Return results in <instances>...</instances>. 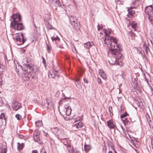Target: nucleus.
<instances>
[{
	"label": "nucleus",
	"instance_id": "1",
	"mask_svg": "<svg viewBox=\"0 0 153 153\" xmlns=\"http://www.w3.org/2000/svg\"><path fill=\"white\" fill-rule=\"evenodd\" d=\"M105 39L104 43L105 46L109 47L110 52L118 59H122V54L121 53L122 51L121 46L119 42L118 39L109 35L111 31L107 30L104 31Z\"/></svg>",
	"mask_w": 153,
	"mask_h": 153
},
{
	"label": "nucleus",
	"instance_id": "2",
	"mask_svg": "<svg viewBox=\"0 0 153 153\" xmlns=\"http://www.w3.org/2000/svg\"><path fill=\"white\" fill-rule=\"evenodd\" d=\"M23 66L20 65L18 63L15 66L16 71L19 76L21 75V70L27 71L28 72L34 71V66L33 64H30L27 58H24L22 60Z\"/></svg>",
	"mask_w": 153,
	"mask_h": 153
},
{
	"label": "nucleus",
	"instance_id": "3",
	"mask_svg": "<svg viewBox=\"0 0 153 153\" xmlns=\"http://www.w3.org/2000/svg\"><path fill=\"white\" fill-rule=\"evenodd\" d=\"M15 39L16 42L18 45L23 44L27 39L22 33H17Z\"/></svg>",
	"mask_w": 153,
	"mask_h": 153
},
{
	"label": "nucleus",
	"instance_id": "4",
	"mask_svg": "<svg viewBox=\"0 0 153 153\" xmlns=\"http://www.w3.org/2000/svg\"><path fill=\"white\" fill-rule=\"evenodd\" d=\"M145 12L148 15L149 19L153 25V9L152 6L150 5L146 7Z\"/></svg>",
	"mask_w": 153,
	"mask_h": 153
},
{
	"label": "nucleus",
	"instance_id": "5",
	"mask_svg": "<svg viewBox=\"0 0 153 153\" xmlns=\"http://www.w3.org/2000/svg\"><path fill=\"white\" fill-rule=\"evenodd\" d=\"M11 17L12 19V21L10 23L11 26L20 23L22 19L21 16L19 13L13 14Z\"/></svg>",
	"mask_w": 153,
	"mask_h": 153
},
{
	"label": "nucleus",
	"instance_id": "6",
	"mask_svg": "<svg viewBox=\"0 0 153 153\" xmlns=\"http://www.w3.org/2000/svg\"><path fill=\"white\" fill-rule=\"evenodd\" d=\"M52 131L55 135L58 136L59 139L62 140L65 139L63 137V131L59 129L57 127L53 128L52 129Z\"/></svg>",
	"mask_w": 153,
	"mask_h": 153
},
{
	"label": "nucleus",
	"instance_id": "7",
	"mask_svg": "<svg viewBox=\"0 0 153 153\" xmlns=\"http://www.w3.org/2000/svg\"><path fill=\"white\" fill-rule=\"evenodd\" d=\"M12 107L14 110L17 111L21 108V105L18 101L14 100L12 102Z\"/></svg>",
	"mask_w": 153,
	"mask_h": 153
},
{
	"label": "nucleus",
	"instance_id": "8",
	"mask_svg": "<svg viewBox=\"0 0 153 153\" xmlns=\"http://www.w3.org/2000/svg\"><path fill=\"white\" fill-rule=\"evenodd\" d=\"M30 73L27 72V73H23L22 75L23 80L26 81L33 79V77L31 76V74L29 73Z\"/></svg>",
	"mask_w": 153,
	"mask_h": 153
},
{
	"label": "nucleus",
	"instance_id": "9",
	"mask_svg": "<svg viewBox=\"0 0 153 153\" xmlns=\"http://www.w3.org/2000/svg\"><path fill=\"white\" fill-rule=\"evenodd\" d=\"M6 118L4 113H1L0 115V128L3 125H6Z\"/></svg>",
	"mask_w": 153,
	"mask_h": 153
},
{
	"label": "nucleus",
	"instance_id": "10",
	"mask_svg": "<svg viewBox=\"0 0 153 153\" xmlns=\"http://www.w3.org/2000/svg\"><path fill=\"white\" fill-rule=\"evenodd\" d=\"M12 26H13L15 30H22L24 28V27L22 24L21 22L17 23V24L12 25Z\"/></svg>",
	"mask_w": 153,
	"mask_h": 153
},
{
	"label": "nucleus",
	"instance_id": "11",
	"mask_svg": "<svg viewBox=\"0 0 153 153\" xmlns=\"http://www.w3.org/2000/svg\"><path fill=\"white\" fill-rule=\"evenodd\" d=\"M72 27L74 29L77 30L79 29L80 27V24L77 21L74 22H73L71 24Z\"/></svg>",
	"mask_w": 153,
	"mask_h": 153
},
{
	"label": "nucleus",
	"instance_id": "12",
	"mask_svg": "<svg viewBox=\"0 0 153 153\" xmlns=\"http://www.w3.org/2000/svg\"><path fill=\"white\" fill-rule=\"evenodd\" d=\"M57 74V71L53 69L49 71L48 76L50 78H54Z\"/></svg>",
	"mask_w": 153,
	"mask_h": 153
},
{
	"label": "nucleus",
	"instance_id": "13",
	"mask_svg": "<svg viewBox=\"0 0 153 153\" xmlns=\"http://www.w3.org/2000/svg\"><path fill=\"white\" fill-rule=\"evenodd\" d=\"M128 13L127 15V16L129 18H131L132 16L135 13V11L133 10V7H131L128 10Z\"/></svg>",
	"mask_w": 153,
	"mask_h": 153
},
{
	"label": "nucleus",
	"instance_id": "14",
	"mask_svg": "<svg viewBox=\"0 0 153 153\" xmlns=\"http://www.w3.org/2000/svg\"><path fill=\"white\" fill-rule=\"evenodd\" d=\"M4 58L6 63L7 62L6 61H7V64L9 66H11L12 65H14L15 66H15L16 65H17V64H16L14 61L13 60H8L6 56H5Z\"/></svg>",
	"mask_w": 153,
	"mask_h": 153
},
{
	"label": "nucleus",
	"instance_id": "15",
	"mask_svg": "<svg viewBox=\"0 0 153 153\" xmlns=\"http://www.w3.org/2000/svg\"><path fill=\"white\" fill-rule=\"evenodd\" d=\"M65 107V114L67 116H69L71 114L72 111L71 106L68 105H66Z\"/></svg>",
	"mask_w": 153,
	"mask_h": 153
},
{
	"label": "nucleus",
	"instance_id": "16",
	"mask_svg": "<svg viewBox=\"0 0 153 153\" xmlns=\"http://www.w3.org/2000/svg\"><path fill=\"white\" fill-rule=\"evenodd\" d=\"M143 46L146 53L148 54V52L150 51L149 44L145 42L143 45Z\"/></svg>",
	"mask_w": 153,
	"mask_h": 153
},
{
	"label": "nucleus",
	"instance_id": "17",
	"mask_svg": "<svg viewBox=\"0 0 153 153\" xmlns=\"http://www.w3.org/2000/svg\"><path fill=\"white\" fill-rule=\"evenodd\" d=\"M107 126L110 128L112 129L115 128V126L112 120H109L107 121Z\"/></svg>",
	"mask_w": 153,
	"mask_h": 153
},
{
	"label": "nucleus",
	"instance_id": "18",
	"mask_svg": "<svg viewBox=\"0 0 153 153\" xmlns=\"http://www.w3.org/2000/svg\"><path fill=\"white\" fill-rule=\"evenodd\" d=\"M50 3H55V5L56 6L60 7L61 6V4L59 0H48Z\"/></svg>",
	"mask_w": 153,
	"mask_h": 153
},
{
	"label": "nucleus",
	"instance_id": "19",
	"mask_svg": "<svg viewBox=\"0 0 153 153\" xmlns=\"http://www.w3.org/2000/svg\"><path fill=\"white\" fill-rule=\"evenodd\" d=\"M94 45L93 42H88L84 44V46L86 49H88L91 46Z\"/></svg>",
	"mask_w": 153,
	"mask_h": 153
},
{
	"label": "nucleus",
	"instance_id": "20",
	"mask_svg": "<svg viewBox=\"0 0 153 153\" xmlns=\"http://www.w3.org/2000/svg\"><path fill=\"white\" fill-rule=\"evenodd\" d=\"M83 126V124L81 121H79L76 123L73 126L74 128L78 129L81 128Z\"/></svg>",
	"mask_w": 153,
	"mask_h": 153
},
{
	"label": "nucleus",
	"instance_id": "21",
	"mask_svg": "<svg viewBox=\"0 0 153 153\" xmlns=\"http://www.w3.org/2000/svg\"><path fill=\"white\" fill-rule=\"evenodd\" d=\"M45 25L48 30L55 29L48 22H46L45 23Z\"/></svg>",
	"mask_w": 153,
	"mask_h": 153
},
{
	"label": "nucleus",
	"instance_id": "22",
	"mask_svg": "<svg viewBox=\"0 0 153 153\" xmlns=\"http://www.w3.org/2000/svg\"><path fill=\"white\" fill-rule=\"evenodd\" d=\"M122 121L123 122L125 125L130 124L131 121V119L128 118H124V119Z\"/></svg>",
	"mask_w": 153,
	"mask_h": 153
},
{
	"label": "nucleus",
	"instance_id": "23",
	"mask_svg": "<svg viewBox=\"0 0 153 153\" xmlns=\"http://www.w3.org/2000/svg\"><path fill=\"white\" fill-rule=\"evenodd\" d=\"M34 139L35 142H37L40 144H42V142L39 138V136H34Z\"/></svg>",
	"mask_w": 153,
	"mask_h": 153
},
{
	"label": "nucleus",
	"instance_id": "24",
	"mask_svg": "<svg viewBox=\"0 0 153 153\" xmlns=\"http://www.w3.org/2000/svg\"><path fill=\"white\" fill-rule=\"evenodd\" d=\"M52 40V41L53 42L54 41H55V42L56 44L57 43V42H58L60 40V39L59 38L58 36H53V37H51Z\"/></svg>",
	"mask_w": 153,
	"mask_h": 153
},
{
	"label": "nucleus",
	"instance_id": "25",
	"mask_svg": "<svg viewBox=\"0 0 153 153\" xmlns=\"http://www.w3.org/2000/svg\"><path fill=\"white\" fill-rule=\"evenodd\" d=\"M17 149L19 150H20L22 149L24 147V144L23 143L20 144L19 143H17Z\"/></svg>",
	"mask_w": 153,
	"mask_h": 153
},
{
	"label": "nucleus",
	"instance_id": "26",
	"mask_svg": "<svg viewBox=\"0 0 153 153\" xmlns=\"http://www.w3.org/2000/svg\"><path fill=\"white\" fill-rule=\"evenodd\" d=\"M69 18L71 24L73 22H76L77 21L76 19L73 16H70Z\"/></svg>",
	"mask_w": 153,
	"mask_h": 153
},
{
	"label": "nucleus",
	"instance_id": "27",
	"mask_svg": "<svg viewBox=\"0 0 153 153\" xmlns=\"http://www.w3.org/2000/svg\"><path fill=\"white\" fill-rule=\"evenodd\" d=\"M91 147L88 145L85 144L84 145V150L86 152H88L91 150Z\"/></svg>",
	"mask_w": 153,
	"mask_h": 153
},
{
	"label": "nucleus",
	"instance_id": "28",
	"mask_svg": "<svg viewBox=\"0 0 153 153\" xmlns=\"http://www.w3.org/2000/svg\"><path fill=\"white\" fill-rule=\"evenodd\" d=\"M35 124L36 127H41L42 125V123L41 121H39L35 122Z\"/></svg>",
	"mask_w": 153,
	"mask_h": 153
},
{
	"label": "nucleus",
	"instance_id": "29",
	"mask_svg": "<svg viewBox=\"0 0 153 153\" xmlns=\"http://www.w3.org/2000/svg\"><path fill=\"white\" fill-rule=\"evenodd\" d=\"M128 115V114H127L126 112H125L124 113L122 114L120 116V118L122 120H123L124 119V118H126V117Z\"/></svg>",
	"mask_w": 153,
	"mask_h": 153
},
{
	"label": "nucleus",
	"instance_id": "30",
	"mask_svg": "<svg viewBox=\"0 0 153 153\" xmlns=\"http://www.w3.org/2000/svg\"><path fill=\"white\" fill-rule=\"evenodd\" d=\"M4 67L0 63V75L4 72Z\"/></svg>",
	"mask_w": 153,
	"mask_h": 153
},
{
	"label": "nucleus",
	"instance_id": "31",
	"mask_svg": "<svg viewBox=\"0 0 153 153\" xmlns=\"http://www.w3.org/2000/svg\"><path fill=\"white\" fill-rule=\"evenodd\" d=\"M131 27L134 29V30L135 31L136 30V27L137 26V24L136 23H132L131 24Z\"/></svg>",
	"mask_w": 153,
	"mask_h": 153
},
{
	"label": "nucleus",
	"instance_id": "32",
	"mask_svg": "<svg viewBox=\"0 0 153 153\" xmlns=\"http://www.w3.org/2000/svg\"><path fill=\"white\" fill-rule=\"evenodd\" d=\"M82 117H76L74 119V121L75 122H76L77 121H79L81 119Z\"/></svg>",
	"mask_w": 153,
	"mask_h": 153
},
{
	"label": "nucleus",
	"instance_id": "33",
	"mask_svg": "<svg viewBox=\"0 0 153 153\" xmlns=\"http://www.w3.org/2000/svg\"><path fill=\"white\" fill-rule=\"evenodd\" d=\"M15 117H16L17 118V119L18 120H21L22 118V116L19 114H16V115Z\"/></svg>",
	"mask_w": 153,
	"mask_h": 153
},
{
	"label": "nucleus",
	"instance_id": "34",
	"mask_svg": "<svg viewBox=\"0 0 153 153\" xmlns=\"http://www.w3.org/2000/svg\"><path fill=\"white\" fill-rule=\"evenodd\" d=\"M40 133L39 131H35L34 133V136H37L39 135Z\"/></svg>",
	"mask_w": 153,
	"mask_h": 153
},
{
	"label": "nucleus",
	"instance_id": "35",
	"mask_svg": "<svg viewBox=\"0 0 153 153\" xmlns=\"http://www.w3.org/2000/svg\"><path fill=\"white\" fill-rule=\"evenodd\" d=\"M100 76L104 79H105L107 77V75L105 73Z\"/></svg>",
	"mask_w": 153,
	"mask_h": 153
},
{
	"label": "nucleus",
	"instance_id": "36",
	"mask_svg": "<svg viewBox=\"0 0 153 153\" xmlns=\"http://www.w3.org/2000/svg\"><path fill=\"white\" fill-rule=\"evenodd\" d=\"M99 73L100 75H102V74L104 73L105 72L103 71L101 69H99Z\"/></svg>",
	"mask_w": 153,
	"mask_h": 153
},
{
	"label": "nucleus",
	"instance_id": "37",
	"mask_svg": "<svg viewBox=\"0 0 153 153\" xmlns=\"http://www.w3.org/2000/svg\"><path fill=\"white\" fill-rule=\"evenodd\" d=\"M42 63L44 65L45 67H46V63L45 59L43 57H42Z\"/></svg>",
	"mask_w": 153,
	"mask_h": 153
},
{
	"label": "nucleus",
	"instance_id": "38",
	"mask_svg": "<svg viewBox=\"0 0 153 153\" xmlns=\"http://www.w3.org/2000/svg\"><path fill=\"white\" fill-rule=\"evenodd\" d=\"M2 153H6L7 152V149L6 148H4L2 149Z\"/></svg>",
	"mask_w": 153,
	"mask_h": 153
},
{
	"label": "nucleus",
	"instance_id": "39",
	"mask_svg": "<svg viewBox=\"0 0 153 153\" xmlns=\"http://www.w3.org/2000/svg\"><path fill=\"white\" fill-rule=\"evenodd\" d=\"M72 4L73 6H75L76 8H77L76 5L75 1H73Z\"/></svg>",
	"mask_w": 153,
	"mask_h": 153
},
{
	"label": "nucleus",
	"instance_id": "40",
	"mask_svg": "<svg viewBox=\"0 0 153 153\" xmlns=\"http://www.w3.org/2000/svg\"><path fill=\"white\" fill-rule=\"evenodd\" d=\"M71 153H79V152L78 151H74V149H73L71 151Z\"/></svg>",
	"mask_w": 153,
	"mask_h": 153
},
{
	"label": "nucleus",
	"instance_id": "41",
	"mask_svg": "<svg viewBox=\"0 0 153 153\" xmlns=\"http://www.w3.org/2000/svg\"><path fill=\"white\" fill-rule=\"evenodd\" d=\"M97 80H98V82L99 84H100L102 82L101 80V79L100 78L98 77L97 78Z\"/></svg>",
	"mask_w": 153,
	"mask_h": 153
},
{
	"label": "nucleus",
	"instance_id": "42",
	"mask_svg": "<svg viewBox=\"0 0 153 153\" xmlns=\"http://www.w3.org/2000/svg\"><path fill=\"white\" fill-rule=\"evenodd\" d=\"M2 78L0 77V87L1 86L2 84Z\"/></svg>",
	"mask_w": 153,
	"mask_h": 153
},
{
	"label": "nucleus",
	"instance_id": "43",
	"mask_svg": "<svg viewBox=\"0 0 153 153\" xmlns=\"http://www.w3.org/2000/svg\"><path fill=\"white\" fill-rule=\"evenodd\" d=\"M83 80H84V82L85 83H88V80L87 79H86L85 78H84L83 79Z\"/></svg>",
	"mask_w": 153,
	"mask_h": 153
},
{
	"label": "nucleus",
	"instance_id": "44",
	"mask_svg": "<svg viewBox=\"0 0 153 153\" xmlns=\"http://www.w3.org/2000/svg\"><path fill=\"white\" fill-rule=\"evenodd\" d=\"M42 132L44 135V136H46L47 134V133H46L44 130H42Z\"/></svg>",
	"mask_w": 153,
	"mask_h": 153
},
{
	"label": "nucleus",
	"instance_id": "45",
	"mask_svg": "<svg viewBox=\"0 0 153 153\" xmlns=\"http://www.w3.org/2000/svg\"><path fill=\"white\" fill-rule=\"evenodd\" d=\"M3 103L2 100L0 99V106H1L3 105Z\"/></svg>",
	"mask_w": 153,
	"mask_h": 153
},
{
	"label": "nucleus",
	"instance_id": "46",
	"mask_svg": "<svg viewBox=\"0 0 153 153\" xmlns=\"http://www.w3.org/2000/svg\"><path fill=\"white\" fill-rule=\"evenodd\" d=\"M134 80H135V84L134 85V86L137 87V81H136L135 79H134Z\"/></svg>",
	"mask_w": 153,
	"mask_h": 153
},
{
	"label": "nucleus",
	"instance_id": "47",
	"mask_svg": "<svg viewBox=\"0 0 153 153\" xmlns=\"http://www.w3.org/2000/svg\"><path fill=\"white\" fill-rule=\"evenodd\" d=\"M40 153H46V152L45 150H42L41 151Z\"/></svg>",
	"mask_w": 153,
	"mask_h": 153
},
{
	"label": "nucleus",
	"instance_id": "48",
	"mask_svg": "<svg viewBox=\"0 0 153 153\" xmlns=\"http://www.w3.org/2000/svg\"><path fill=\"white\" fill-rule=\"evenodd\" d=\"M50 50V47L48 45H47V50L48 51H49Z\"/></svg>",
	"mask_w": 153,
	"mask_h": 153
},
{
	"label": "nucleus",
	"instance_id": "49",
	"mask_svg": "<svg viewBox=\"0 0 153 153\" xmlns=\"http://www.w3.org/2000/svg\"><path fill=\"white\" fill-rule=\"evenodd\" d=\"M32 153H38V152L37 150H35L32 151Z\"/></svg>",
	"mask_w": 153,
	"mask_h": 153
},
{
	"label": "nucleus",
	"instance_id": "50",
	"mask_svg": "<svg viewBox=\"0 0 153 153\" xmlns=\"http://www.w3.org/2000/svg\"><path fill=\"white\" fill-rule=\"evenodd\" d=\"M97 27H98V30H100L101 29V27H100L99 26V25L98 24V25H97Z\"/></svg>",
	"mask_w": 153,
	"mask_h": 153
},
{
	"label": "nucleus",
	"instance_id": "51",
	"mask_svg": "<svg viewBox=\"0 0 153 153\" xmlns=\"http://www.w3.org/2000/svg\"><path fill=\"white\" fill-rule=\"evenodd\" d=\"M48 99V102H51V98H47V99Z\"/></svg>",
	"mask_w": 153,
	"mask_h": 153
},
{
	"label": "nucleus",
	"instance_id": "52",
	"mask_svg": "<svg viewBox=\"0 0 153 153\" xmlns=\"http://www.w3.org/2000/svg\"><path fill=\"white\" fill-rule=\"evenodd\" d=\"M48 99H46V102H47V104L48 105H49L50 102H49L48 101Z\"/></svg>",
	"mask_w": 153,
	"mask_h": 153
},
{
	"label": "nucleus",
	"instance_id": "53",
	"mask_svg": "<svg viewBox=\"0 0 153 153\" xmlns=\"http://www.w3.org/2000/svg\"><path fill=\"white\" fill-rule=\"evenodd\" d=\"M111 147H112V149L113 150L114 153H117V152H116V151H115V150L114 149V148L113 147V146H111Z\"/></svg>",
	"mask_w": 153,
	"mask_h": 153
},
{
	"label": "nucleus",
	"instance_id": "54",
	"mask_svg": "<svg viewBox=\"0 0 153 153\" xmlns=\"http://www.w3.org/2000/svg\"><path fill=\"white\" fill-rule=\"evenodd\" d=\"M147 120L148 123L151 122V120L150 118L149 119H147Z\"/></svg>",
	"mask_w": 153,
	"mask_h": 153
},
{
	"label": "nucleus",
	"instance_id": "55",
	"mask_svg": "<svg viewBox=\"0 0 153 153\" xmlns=\"http://www.w3.org/2000/svg\"><path fill=\"white\" fill-rule=\"evenodd\" d=\"M74 49H75V51H74V50H73V49H72L73 51L74 52V53H76V49H75V47H74Z\"/></svg>",
	"mask_w": 153,
	"mask_h": 153
},
{
	"label": "nucleus",
	"instance_id": "56",
	"mask_svg": "<svg viewBox=\"0 0 153 153\" xmlns=\"http://www.w3.org/2000/svg\"><path fill=\"white\" fill-rule=\"evenodd\" d=\"M108 153H113V152L111 151H109Z\"/></svg>",
	"mask_w": 153,
	"mask_h": 153
},
{
	"label": "nucleus",
	"instance_id": "57",
	"mask_svg": "<svg viewBox=\"0 0 153 153\" xmlns=\"http://www.w3.org/2000/svg\"><path fill=\"white\" fill-rule=\"evenodd\" d=\"M122 153H127L125 151H123Z\"/></svg>",
	"mask_w": 153,
	"mask_h": 153
},
{
	"label": "nucleus",
	"instance_id": "58",
	"mask_svg": "<svg viewBox=\"0 0 153 153\" xmlns=\"http://www.w3.org/2000/svg\"><path fill=\"white\" fill-rule=\"evenodd\" d=\"M145 79H146V82H147V83H149V82H148V81H147V79L146 77L145 78Z\"/></svg>",
	"mask_w": 153,
	"mask_h": 153
},
{
	"label": "nucleus",
	"instance_id": "59",
	"mask_svg": "<svg viewBox=\"0 0 153 153\" xmlns=\"http://www.w3.org/2000/svg\"><path fill=\"white\" fill-rule=\"evenodd\" d=\"M34 26L35 27H36V25L34 23Z\"/></svg>",
	"mask_w": 153,
	"mask_h": 153
},
{
	"label": "nucleus",
	"instance_id": "60",
	"mask_svg": "<svg viewBox=\"0 0 153 153\" xmlns=\"http://www.w3.org/2000/svg\"><path fill=\"white\" fill-rule=\"evenodd\" d=\"M150 42H151V43L152 44V41L151 40H150Z\"/></svg>",
	"mask_w": 153,
	"mask_h": 153
},
{
	"label": "nucleus",
	"instance_id": "61",
	"mask_svg": "<svg viewBox=\"0 0 153 153\" xmlns=\"http://www.w3.org/2000/svg\"><path fill=\"white\" fill-rule=\"evenodd\" d=\"M123 0H118V1H123Z\"/></svg>",
	"mask_w": 153,
	"mask_h": 153
},
{
	"label": "nucleus",
	"instance_id": "62",
	"mask_svg": "<svg viewBox=\"0 0 153 153\" xmlns=\"http://www.w3.org/2000/svg\"><path fill=\"white\" fill-rule=\"evenodd\" d=\"M139 53H141V52L140 51H139Z\"/></svg>",
	"mask_w": 153,
	"mask_h": 153
},
{
	"label": "nucleus",
	"instance_id": "63",
	"mask_svg": "<svg viewBox=\"0 0 153 153\" xmlns=\"http://www.w3.org/2000/svg\"><path fill=\"white\" fill-rule=\"evenodd\" d=\"M120 90H119V93H120Z\"/></svg>",
	"mask_w": 153,
	"mask_h": 153
},
{
	"label": "nucleus",
	"instance_id": "64",
	"mask_svg": "<svg viewBox=\"0 0 153 153\" xmlns=\"http://www.w3.org/2000/svg\"><path fill=\"white\" fill-rule=\"evenodd\" d=\"M121 128H122L123 129V126H121Z\"/></svg>",
	"mask_w": 153,
	"mask_h": 153
}]
</instances>
